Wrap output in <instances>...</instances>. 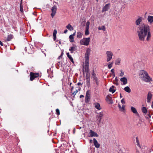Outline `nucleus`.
I'll use <instances>...</instances> for the list:
<instances>
[{
	"mask_svg": "<svg viewBox=\"0 0 153 153\" xmlns=\"http://www.w3.org/2000/svg\"><path fill=\"white\" fill-rule=\"evenodd\" d=\"M113 83L115 85H119V83L118 82V81H114Z\"/></svg>",
	"mask_w": 153,
	"mask_h": 153,
	"instance_id": "37998d69",
	"label": "nucleus"
},
{
	"mask_svg": "<svg viewBox=\"0 0 153 153\" xmlns=\"http://www.w3.org/2000/svg\"><path fill=\"white\" fill-rule=\"evenodd\" d=\"M108 100L110 101V103L111 104H112L113 103V102L111 100H110V99H108Z\"/></svg>",
	"mask_w": 153,
	"mask_h": 153,
	"instance_id": "3c124183",
	"label": "nucleus"
},
{
	"mask_svg": "<svg viewBox=\"0 0 153 153\" xmlns=\"http://www.w3.org/2000/svg\"><path fill=\"white\" fill-rule=\"evenodd\" d=\"M89 79H90L89 76L87 75L86 76V79H88L89 81Z\"/></svg>",
	"mask_w": 153,
	"mask_h": 153,
	"instance_id": "49530a36",
	"label": "nucleus"
},
{
	"mask_svg": "<svg viewBox=\"0 0 153 153\" xmlns=\"http://www.w3.org/2000/svg\"><path fill=\"white\" fill-rule=\"evenodd\" d=\"M136 153H140V152L138 151L137 150Z\"/></svg>",
	"mask_w": 153,
	"mask_h": 153,
	"instance_id": "e2e57ef3",
	"label": "nucleus"
},
{
	"mask_svg": "<svg viewBox=\"0 0 153 153\" xmlns=\"http://www.w3.org/2000/svg\"><path fill=\"white\" fill-rule=\"evenodd\" d=\"M69 38L70 39V41L71 42H74V38L73 36L72 35H70L69 36Z\"/></svg>",
	"mask_w": 153,
	"mask_h": 153,
	"instance_id": "c9c22d12",
	"label": "nucleus"
},
{
	"mask_svg": "<svg viewBox=\"0 0 153 153\" xmlns=\"http://www.w3.org/2000/svg\"><path fill=\"white\" fill-rule=\"evenodd\" d=\"M142 112L144 114H146L147 113V110L146 107H144L142 108Z\"/></svg>",
	"mask_w": 153,
	"mask_h": 153,
	"instance_id": "c756f323",
	"label": "nucleus"
},
{
	"mask_svg": "<svg viewBox=\"0 0 153 153\" xmlns=\"http://www.w3.org/2000/svg\"><path fill=\"white\" fill-rule=\"evenodd\" d=\"M142 21V17H140L138 19H137L136 22H135V24H136L137 25H138L140 24V23Z\"/></svg>",
	"mask_w": 153,
	"mask_h": 153,
	"instance_id": "412c9836",
	"label": "nucleus"
},
{
	"mask_svg": "<svg viewBox=\"0 0 153 153\" xmlns=\"http://www.w3.org/2000/svg\"><path fill=\"white\" fill-rule=\"evenodd\" d=\"M89 71V61H85V65L83 66V71L88 72Z\"/></svg>",
	"mask_w": 153,
	"mask_h": 153,
	"instance_id": "6e6552de",
	"label": "nucleus"
},
{
	"mask_svg": "<svg viewBox=\"0 0 153 153\" xmlns=\"http://www.w3.org/2000/svg\"><path fill=\"white\" fill-rule=\"evenodd\" d=\"M110 4H108L105 5L103 8L102 10V12H103L108 10L109 8Z\"/></svg>",
	"mask_w": 153,
	"mask_h": 153,
	"instance_id": "f3484780",
	"label": "nucleus"
},
{
	"mask_svg": "<svg viewBox=\"0 0 153 153\" xmlns=\"http://www.w3.org/2000/svg\"><path fill=\"white\" fill-rule=\"evenodd\" d=\"M84 97V96L83 95H81L80 96V98H81L82 97Z\"/></svg>",
	"mask_w": 153,
	"mask_h": 153,
	"instance_id": "5fc2aeb1",
	"label": "nucleus"
},
{
	"mask_svg": "<svg viewBox=\"0 0 153 153\" xmlns=\"http://www.w3.org/2000/svg\"><path fill=\"white\" fill-rule=\"evenodd\" d=\"M56 113L57 115H59V114H60L59 110L58 109V108L56 109Z\"/></svg>",
	"mask_w": 153,
	"mask_h": 153,
	"instance_id": "a19ab883",
	"label": "nucleus"
},
{
	"mask_svg": "<svg viewBox=\"0 0 153 153\" xmlns=\"http://www.w3.org/2000/svg\"><path fill=\"white\" fill-rule=\"evenodd\" d=\"M120 81L122 82V85H125L127 83V79L126 77H123L120 79Z\"/></svg>",
	"mask_w": 153,
	"mask_h": 153,
	"instance_id": "2eb2a0df",
	"label": "nucleus"
},
{
	"mask_svg": "<svg viewBox=\"0 0 153 153\" xmlns=\"http://www.w3.org/2000/svg\"><path fill=\"white\" fill-rule=\"evenodd\" d=\"M152 69L153 70V64L152 66Z\"/></svg>",
	"mask_w": 153,
	"mask_h": 153,
	"instance_id": "338daca9",
	"label": "nucleus"
},
{
	"mask_svg": "<svg viewBox=\"0 0 153 153\" xmlns=\"http://www.w3.org/2000/svg\"><path fill=\"white\" fill-rule=\"evenodd\" d=\"M67 55L68 57L70 59L71 61L73 63H74V60L71 57V56L69 54V53H67Z\"/></svg>",
	"mask_w": 153,
	"mask_h": 153,
	"instance_id": "cd10ccee",
	"label": "nucleus"
},
{
	"mask_svg": "<svg viewBox=\"0 0 153 153\" xmlns=\"http://www.w3.org/2000/svg\"><path fill=\"white\" fill-rule=\"evenodd\" d=\"M114 86H112L111 87H110L109 89V91L110 92H111L112 93H114L115 91V90L114 89Z\"/></svg>",
	"mask_w": 153,
	"mask_h": 153,
	"instance_id": "bb28decb",
	"label": "nucleus"
},
{
	"mask_svg": "<svg viewBox=\"0 0 153 153\" xmlns=\"http://www.w3.org/2000/svg\"><path fill=\"white\" fill-rule=\"evenodd\" d=\"M104 115V113L103 112H101L97 114L96 116L97 120L98 122V124L99 125L101 121V120Z\"/></svg>",
	"mask_w": 153,
	"mask_h": 153,
	"instance_id": "39448f33",
	"label": "nucleus"
},
{
	"mask_svg": "<svg viewBox=\"0 0 153 153\" xmlns=\"http://www.w3.org/2000/svg\"><path fill=\"white\" fill-rule=\"evenodd\" d=\"M90 42V38H84L80 41V43L81 45L87 46L89 45Z\"/></svg>",
	"mask_w": 153,
	"mask_h": 153,
	"instance_id": "20e7f679",
	"label": "nucleus"
},
{
	"mask_svg": "<svg viewBox=\"0 0 153 153\" xmlns=\"http://www.w3.org/2000/svg\"><path fill=\"white\" fill-rule=\"evenodd\" d=\"M30 79L31 81H33L35 78L38 77L39 76V74L38 73H34L33 72L30 73Z\"/></svg>",
	"mask_w": 153,
	"mask_h": 153,
	"instance_id": "0eeeda50",
	"label": "nucleus"
},
{
	"mask_svg": "<svg viewBox=\"0 0 153 153\" xmlns=\"http://www.w3.org/2000/svg\"><path fill=\"white\" fill-rule=\"evenodd\" d=\"M92 76L91 78L92 79L93 83L94 86H98L99 84V81L98 78L96 74L95 73L94 70L91 73Z\"/></svg>",
	"mask_w": 153,
	"mask_h": 153,
	"instance_id": "7ed1b4c3",
	"label": "nucleus"
},
{
	"mask_svg": "<svg viewBox=\"0 0 153 153\" xmlns=\"http://www.w3.org/2000/svg\"><path fill=\"white\" fill-rule=\"evenodd\" d=\"M124 90L126 92L130 93L131 91V90L128 86H126L124 88Z\"/></svg>",
	"mask_w": 153,
	"mask_h": 153,
	"instance_id": "a878e982",
	"label": "nucleus"
},
{
	"mask_svg": "<svg viewBox=\"0 0 153 153\" xmlns=\"http://www.w3.org/2000/svg\"><path fill=\"white\" fill-rule=\"evenodd\" d=\"M90 22L88 21H87L86 23L85 28H89V26L90 25Z\"/></svg>",
	"mask_w": 153,
	"mask_h": 153,
	"instance_id": "4c0bfd02",
	"label": "nucleus"
},
{
	"mask_svg": "<svg viewBox=\"0 0 153 153\" xmlns=\"http://www.w3.org/2000/svg\"><path fill=\"white\" fill-rule=\"evenodd\" d=\"M94 107L98 110H100L101 109V107L100 106V104L98 102H95L94 103Z\"/></svg>",
	"mask_w": 153,
	"mask_h": 153,
	"instance_id": "a211bd4d",
	"label": "nucleus"
},
{
	"mask_svg": "<svg viewBox=\"0 0 153 153\" xmlns=\"http://www.w3.org/2000/svg\"><path fill=\"white\" fill-rule=\"evenodd\" d=\"M120 96L121 98H122V96L121 94H120Z\"/></svg>",
	"mask_w": 153,
	"mask_h": 153,
	"instance_id": "0e129e2a",
	"label": "nucleus"
},
{
	"mask_svg": "<svg viewBox=\"0 0 153 153\" xmlns=\"http://www.w3.org/2000/svg\"><path fill=\"white\" fill-rule=\"evenodd\" d=\"M121 103L123 104H124L125 103V102L124 100V98H123L121 100Z\"/></svg>",
	"mask_w": 153,
	"mask_h": 153,
	"instance_id": "a18cd8bd",
	"label": "nucleus"
},
{
	"mask_svg": "<svg viewBox=\"0 0 153 153\" xmlns=\"http://www.w3.org/2000/svg\"><path fill=\"white\" fill-rule=\"evenodd\" d=\"M147 20L151 24L153 22V16H148Z\"/></svg>",
	"mask_w": 153,
	"mask_h": 153,
	"instance_id": "6ab92c4d",
	"label": "nucleus"
},
{
	"mask_svg": "<svg viewBox=\"0 0 153 153\" xmlns=\"http://www.w3.org/2000/svg\"><path fill=\"white\" fill-rule=\"evenodd\" d=\"M62 62L61 61H59L57 63V65L59 66H62Z\"/></svg>",
	"mask_w": 153,
	"mask_h": 153,
	"instance_id": "c03bdc74",
	"label": "nucleus"
},
{
	"mask_svg": "<svg viewBox=\"0 0 153 153\" xmlns=\"http://www.w3.org/2000/svg\"><path fill=\"white\" fill-rule=\"evenodd\" d=\"M73 87H72L71 88V91H72V90L73 89Z\"/></svg>",
	"mask_w": 153,
	"mask_h": 153,
	"instance_id": "680f3d73",
	"label": "nucleus"
},
{
	"mask_svg": "<svg viewBox=\"0 0 153 153\" xmlns=\"http://www.w3.org/2000/svg\"><path fill=\"white\" fill-rule=\"evenodd\" d=\"M71 83L70 84V85H71Z\"/></svg>",
	"mask_w": 153,
	"mask_h": 153,
	"instance_id": "774afa93",
	"label": "nucleus"
},
{
	"mask_svg": "<svg viewBox=\"0 0 153 153\" xmlns=\"http://www.w3.org/2000/svg\"><path fill=\"white\" fill-rule=\"evenodd\" d=\"M113 62H112L111 63L109 64L108 65V68L109 69H110L112 66L113 64Z\"/></svg>",
	"mask_w": 153,
	"mask_h": 153,
	"instance_id": "58836bf2",
	"label": "nucleus"
},
{
	"mask_svg": "<svg viewBox=\"0 0 153 153\" xmlns=\"http://www.w3.org/2000/svg\"><path fill=\"white\" fill-rule=\"evenodd\" d=\"M82 84L80 82H78V83H77V85H82Z\"/></svg>",
	"mask_w": 153,
	"mask_h": 153,
	"instance_id": "09e8293b",
	"label": "nucleus"
},
{
	"mask_svg": "<svg viewBox=\"0 0 153 153\" xmlns=\"http://www.w3.org/2000/svg\"><path fill=\"white\" fill-rule=\"evenodd\" d=\"M75 32L73 34H72L71 35H72L74 37V36L75 35Z\"/></svg>",
	"mask_w": 153,
	"mask_h": 153,
	"instance_id": "6e6d98bb",
	"label": "nucleus"
},
{
	"mask_svg": "<svg viewBox=\"0 0 153 153\" xmlns=\"http://www.w3.org/2000/svg\"><path fill=\"white\" fill-rule=\"evenodd\" d=\"M114 81H118V79H117V77H116L115 78V79L114 80Z\"/></svg>",
	"mask_w": 153,
	"mask_h": 153,
	"instance_id": "864d4df0",
	"label": "nucleus"
},
{
	"mask_svg": "<svg viewBox=\"0 0 153 153\" xmlns=\"http://www.w3.org/2000/svg\"><path fill=\"white\" fill-rule=\"evenodd\" d=\"M112 75H113V76H115V74L114 73H113Z\"/></svg>",
	"mask_w": 153,
	"mask_h": 153,
	"instance_id": "052dcab7",
	"label": "nucleus"
},
{
	"mask_svg": "<svg viewBox=\"0 0 153 153\" xmlns=\"http://www.w3.org/2000/svg\"><path fill=\"white\" fill-rule=\"evenodd\" d=\"M89 28H85V34L86 35H88L89 34Z\"/></svg>",
	"mask_w": 153,
	"mask_h": 153,
	"instance_id": "e433bc0d",
	"label": "nucleus"
},
{
	"mask_svg": "<svg viewBox=\"0 0 153 153\" xmlns=\"http://www.w3.org/2000/svg\"><path fill=\"white\" fill-rule=\"evenodd\" d=\"M93 140L94 144L95 147L97 148H99L100 147V145L98 143L97 140L95 138H94Z\"/></svg>",
	"mask_w": 153,
	"mask_h": 153,
	"instance_id": "dca6fc26",
	"label": "nucleus"
},
{
	"mask_svg": "<svg viewBox=\"0 0 153 153\" xmlns=\"http://www.w3.org/2000/svg\"><path fill=\"white\" fill-rule=\"evenodd\" d=\"M57 8L56 6H53L51 9L52 13L51 14V15L52 18H53L54 16H55L56 11Z\"/></svg>",
	"mask_w": 153,
	"mask_h": 153,
	"instance_id": "ddd939ff",
	"label": "nucleus"
},
{
	"mask_svg": "<svg viewBox=\"0 0 153 153\" xmlns=\"http://www.w3.org/2000/svg\"><path fill=\"white\" fill-rule=\"evenodd\" d=\"M57 31L56 30H54L53 31V40L55 41L56 38V34L57 33Z\"/></svg>",
	"mask_w": 153,
	"mask_h": 153,
	"instance_id": "393cba45",
	"label": "nucleus"
},
{
	"mask_svg": "<svg viewBox=\"0 0 153 153\" xmlns=\"http://www.w3.org/2000/svg\"><path fill=\"white\" fill-rule=\"evenodd\" d=\"M139 28L137 33L139 40L144 41L145 37L147 36L146 40H149L151 37L149 26L148 25L142 24L139 27Z\"/></svg>",
	"mask_w": 153,
	"mask_h": 153,
	"instance_id": "f257e3e1",
	"label": "nucleus"
},
{
	"mask_svg": "<svg viewBox=\"0 0 153 153\" xmlns=\"http://www.w3.org/2000/svg\"><path fill=\"white\" fill-rule=\"evenodd\" d=\"M77 88H78L77 89H76V90L75 91H74V92H72V94L73 95H75L78 92V91H79L80 90V87H78Z\"/></svg>",
	"mask_w": 153,
	"mask_h": 153,
	"instance_id": "7c9ffc66",
	"label": "nucleus"
},
{
	"mask_svg": "<svg viewBox=\"0 0 153 153\" xmlns=\"http://www.w3.org/2000/svg\"><path fill=\"white\" fill-rule=\"evenodd\" d=\"M90 92L89 90L86 91V95L85 97V102L86 103L88 102L90 99Z\"/></svg>",
	"mask_w": 153,
	"mask_h": 153,
	"instance_id": "9b49d317",
	"label": "nucleus"
},
{
	"mask_svg": "<svg viewBox=\"0 0 153 153\" xmlns=\"http://www.w3.org/2000/svg\"><path fill=\"white\" fill-rule=\"evenodd\" d=\"M13 36L12 35L10 34L8 36L7 39L5 40V41H9L13 38Z\"/></svg>",
	"mask_w": 153,
	"mask_h": 153,
	"instance_id": "5701e85b",
	"label": "nucleus"
},
{
	"mask_svg": "<svg viewBox=\"0 0 153 153\" xmlns=\"http://www.w3.org/2000/svg\"><path fill=\"white\" fill-rule=\"evenodd\" d=\"M124 72L122 70H120V73L119 74V76H120L122 77L124 76Z\"/></svg>",
	"mask_w": 153,
	"mask_h": 153,
	"instance_id": "f704fd0d",
	"label": "nucleus"
},
{
	"mask_svg": "<svg viewBox=\"0 0 153 153\" xmlns=\"http://www.w3.org/2000/svg\"><path fill=\"white\" fill-rule=\"evenodd\" d=\"M111 71L112 73V74H113V73H114V69H112L111 70Z\"/></svg>",
	"mask_w": 153,
	"mask_h": 153,
	"instance_id": "de8ad7c7",
	"label": "nucleus"
},
{
	"mask_svg": "<svg viewBox=\"0 0 153 153\" xmlns=\"http://www.w3.org/2000/svg\"><path fill=\"white\" fill-rule=\"evenodd\" d=\"M66 27L70 31L72 30H73V27L70 24H68L66 26Z\"/></svg>",
	"mask_w": 153,
	"mask_h": 153,
	"instance_id": "b1692460",
	"label": "nucleus"
},
{
	"mask_svg": "<svg viewBox=\"0 0 153 153\" xmlns=\"http://www.w3.org/2000/svg\"><path fill=\"white\" fill-rule=\"evenodd\" d=\"M0 43V45H1V46H3V43L1 42Z\"/></svg>",
	"mask_w": 153,
	"mask_h": 153,
	"instance_id": "4d7b16f0",
	"label": "nucleus"
},
{
	"mask_svg": "<svg viewBox=\"0 0 153 153\" xmlns=\"http://www.w3.org/2000/svg\"><path fill=\"white\" fill-rule=\"evenodd\" d=\"M90 52L91 50L90 49H87L85 54V61H89V57Z\"/></svg>",
	"mask_w": 153,
	"mask_h": 153,
	"instance_id": "1a4fd4ad",
	"label": "nucleus"
},
{
	"mask_svg": "<svg viewBox=\"0 0 153 153\" xmlns=\"http://www.w3.org/2000/svg\"><path fill=\"white\" fill-rule=\"evenodd\" d=\"M136 141L137 145L139 147H140V145L139 144V140H138V139L137 137L136 138Z\"/></svg>",
	"mask_w": 153,
	"mask_h": 153,
	"instance_id": "ea45409f",
	"label": "nucleus"
},
{
	"mask_svg": "<svg viewBox=\"0 0 153 153\" xmlns=\"http://www.w3.org/2000/svg\"><path fill=\"white\" fill-rule=\"evenodd\" d=\"M67 31H68V30H67V29H66V30H65L64 31V33H67Z\"/></svg>",
	"mask_w": 153,
	"mask_h": 153,
	"instance_id": "603ef678",
	"label": "nucleus"
},
{
	"mask_svg": "<svg viewBox=\"0 0 153 153\" xmlns=\"http://www.w3.org/2000/svg\"><path fill=\"white\" fill-rule=\"evenodd\" d=\"M121 61V59H118L115 61V64L116 65H120Z\"/></svg>",
	"mask_w": 153,
	"mask_h": 153,
	"instance_id": "2f4dec72",
	"label": "nucleus"
},
{
	"mask_svg": "<svg viewBox=\"0 0 153 153\" xmlns=\"http://www.w3.org/2000/svg\"><path fill=\"white\" fill-rule=\"evenodd\" d=\"M22 0H21V3H20V11H21V12H23V6H22Z\"/></svg>",
	"mask_w": 153,
	"mask_h": 153,
	"instance_id": "72a5a7b5",
	"label": "nucleus"
},
{
	"mask_svg": "<svg viewBox=\"0 0 153 153\" xmlns=\"http://www.w3.org/2000/svg\"><path fill=\"white\" fill-rule=\"evenodd\" d=\"M89 133L90 137H98V135L96 132L91 130H90Z\"/></svg>",
	"mask_w": 153,
	"mask_h": 153,
	"instance_id": "4468645a",
	"label": "nucleus"
},
{
	"mask_svg": "<svg viewBox=\"0 0 153 153\" xmlns=\"http://www.w3.org/2000/svg\"><path fill=\"white\" fill-rule=\"evenodd\" d=\"M152 92L149 91L148 92L147 95V102L149 103L151 102V100L152 98Z\"/></svg>",
	"mask_w": 153,
	"mask_h": 153,
	"instance_id": "9d476101",
	"label": "nucleus"
},
{
	"mask_svg": "<svg viewBox=\"0 0 153 153\" xmlns=\"http://www.w3.org/2000/svg\"><path fill=\"white\" fill-rule=\"evenodd\" d=\"M149 117L150 118V117H151V116L150 115V114H149Z\"/></svg>",
	"mask_w": 153,
	"mask_h": 153,
	"instance_id": "69168bd1",
	"label": "nucleus"
},
{
	"mask_svg": "<svg viewBox=\"0 0 153 153\" xmlns=\"http://www.w3.org/2000/svg\"><path fill=\"white\" fill-rule=\"evenodd\" d=\"M63 52H62L60 56L58 57V59H62V56H63Z\"/></svg>",
	"mask_w": 153,
	"mask_h": 153,
	"instance_id": "79ce46f5",
	"label": "nucleus"
},
{
	"mask_svg": "<svg viewBox=\"0 0 153 153\" xmlns=\"http://www.w3.org/2000/svg\"><path fill=\"white\" fill-rule=\"evenodd\" d=\"M140 78L146 82H149L152 81V78L149 76L147 72L145 70H141L139 73Z\"/></svg>",
	"mask_w": 153,
	"mask_h": 153,
	"instance_id": "f03ea898",
	"label": "nucleus"
},
{
	"mask_svg": "<svg viewBox=\"0 0 153 153\" xmlns=\"http://www.w3.org/2000/svg\"><path fill=\"white\" fill-rule=\"evenodd\" d=\"M76 46H71V47L70 48L69 50L71 51V53H72L74 52V51H75L76 49Z\"/></svg>",
	"mask_w": 153,
	"mask_h": 153,
	"instance_id": "4be33fe9",
	"label": "nucleus"
},
{
	"mask_svg": "<svg viewBox=\"0 0 153 153\" xmlns=\"http://www.w3.org/2000/svg\"><path fill=\"white\" fill-rule=\"evenodd\" d=\"M106 61L107 62H108L112 59L113 53L111 51H107L106 52Z\"/></svg>",
	"mask_w": 153,
	"mask_h": 153,
	"instance_id": "423d86ee",
	"label": "nucleus"
},
{
	"mask_svg": "<svg viewBox=\"0 0 153 153\" xmlns=\"http://www.w3.org/2000/svg\"><path fill=\"white\" fill-rule=\"evenodd\" d=\"M92 140H90V143H92Z\"/></svg>",
	"mask_w": 153,
	"mask_h": 153,
	"instance_id": "bf43d9fd",
	"label": "nucleus"
},
{
	"mask_svg": "<svg viewBox=\"0 0 153 153\" xmlns=\"http://www.w3.org/2000/svg\"><path fill=\"white\" fill-rule=\"evenodd\" d=\"M131 110L134 114H136L137 115H138V114L136 109L133 107H131Z\"/></svg>",
	"mask_w": 153,
	"mask_h": 153,
	"instance_id": "aec40b11",
	"label": "nucleus"
},
{
	"mask_svg": "<svg viewBox=\"0 0 153 153\" xmlns=\"http://www.w3.org/2000/svg\"><path fill=\"white\" fill-rule=\"evenodd\" d=\"M98 30H102L103 31L105 30V28L104 26H102L101 27L99 26L98 27Z\"/></svg>",
	"mask_w": 153,
	"mask_h": 153,
	"instance_id": "473e14b6",
	"label": "nucleus"
},
{
	"mask_svg": "<svg viewBox=\"0 0 153 153\" xmlns=\"http://www.w3.org/2000/svg\"><path fill=\"white\" fill-rule=\"evenodd\" d=\"M152 107L153 108V102H152Z\"/></svg>",
	"mask_w": 153,
	"mask_h": 153,
	"instance_id": "13d9d810",
	"label": "nucleus"
},
{
	"mask_svg": "<svg viewBox=\"0 0 153 153\" xmlns=\"http://www.w3.org/2000/svg\"><path fill=\"white\" fill-rule=\"evenodd\" d=\"M118 107L119 110V111L123 112L124 113H125L126 112L125 109V105H122L121 106V105L120 104H118Z\"/></svg>",
	"mask_w": 153,
	"mask_h": 153,
	"instance_id": "f8f14e48",
	"label": "nucleus"
},
{
	"mask_svg": "<svg viewBox=\"0 0 153 153\" xmlns=\"http://www.w3.org/2000/svg\"><path fill=\"white\" fill-rule=\"evenodd\" d=\"M77 37L78 38H80L82 37V34L80 32H78L77 33Z\"/></svg>",
	"mask_w": 153,
	"mask_h": 153,
	"instance_id": "c85d7f7f",
	"label": "nucleus"
},
{
	"mask_svg": "<svg viewBox=\"0 0 153 153\" xmlns=\"http://www.w3.org/2000/svg\"><path fill=\"white\" fill-rule=\"evenodd\" d=\"M86 82H87L90 83V79H89V81L88 80V79H86Z\"/></svg>",
	"mask_w": 153,
	"mask_h": 153,
	"instance_id": "8fccbe9b",
	"label": "nucleus"
}]
</instances>
